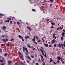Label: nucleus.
Segmentation results:
<instances>
[{"mask_svg": "<svg viewBox=\"0 0 65 65\" xmlns=\"http://www.w3.org/2000/svg\"><path fill=\"white\" fill-rule=\"evenodd\" d=\"M53 36H55L56 35V34H55V33H54V34H53Z\"/></svg>", "mask_w": 65, "mask_h": 65, "instance_id": "nucleus-51", "label": "nucleus"}, {"mask_svg": "<svg viewBox=\"0 0 65 65\" xmlns=\"http://www.w3.org/2000/svg\"><path fill=\"white\" fill-rule=\"evenodd\" d=\"M27 38H29V39H30V37H29V36H27Z\"/></svg>", "mask_w": 65, "mask_h": 65, "instance_id": "nucleus-54", "label": "nucleus"}, {"mask_svg": "<svg viewBox=\"0 0 65 65\" xmlns=\"http://www.w3.org/2000/svg\"><path fill=\"white\" fill-rule=\"evenodd\" d=\"M3 23V21L0 20V24H2Z\"/></svg>", "mask_w": 65, "mask_h": 65, "instance_id": "nucleus-10", "label": "nucleus"}, {"mask_svg": "<svg viewBox=\"0 0 65 65\" xmlns=\"http://www.w3.org/2000/svg\"><path fill=\"white\" fill-rule=\"evenodd\" d=\"M21 59H22V60H24V58H23V57H22V58H21Z\"/></svg>", "mask_w": 65, "mask_h": 65, "instance_id": "nucleus-60", "label": "nucleus"}, {"mask_svg": "<svg viewBox=\"0 0 65 65\" xmlns=\"http://www.w3.org/2000/svg\"><path fill=\"white\" fill-rule=\"evenodd\" d=\"M65 34V33H63L62 34V36H64Z\"/></svg>", "mask_w": 65, "mask_h": 65, "instance_id": "nucleus-19", "label": "nucleus"}, {"mask_svg": "<svg viewBox=\"0 0 65 65\" xmlns=\"http://www.w3.org/2000/svg\"><path fill=\"white\" fill-rule=\"evenodd\" d=\"M32 10L33 11H35V9H32Z\"/></svg>", "mask_w": 65, "mask_h": 65, "instance_id": "nucleus-35", "label": "nucleus"}, {"mask_svg": "<svg viewBox=\"0 0 65 65\" xmlns=\"http://www.w3.org/2000/svg\"><path fill=\"white\" fill-rule=\"evenodd\" d=\"M13 38H12L10 40V41H12V40H13Z\"/></svg>", "mask_w": 65, "mask_h": 65, "instance_id": "nucleus-52", "label": "nucleus"}, {"mask_svg": "<svg viewBox=\"0 0 65 65\" xmlns=\"http://www.w3.org/2000/svg\"><path fill=\"white\" fill-rule=\"evenodd\" d=\"M40 50L41 52L42 53V54L43 56H44V52H43V50H42L41 49H40Z\"/></svg>", "mask_w": 65, "mask_h": 65, "instance_id": "nucleus-4", "label": "nucleus"}, {"mask_svg": "<svg viewBox=\"0 0 65 65\" xmlns=\"http://www.w3.org/2000/svg\"><path fill=\"white\" fill-rule=\"evenodd\" d=\"M19 56L20 58V59L22 57V56H21V55H19Z\"/></svg>", "mask_w": 65, "mask_h": 65, "instance_id": "nucleus-34", "label": "nucleus"}, {"mask_svg": "<svg viewBox=\"0 0 65 65\" xmlns=\"http://www.w3.org/2000/svg\"><path fill=\"white\" fill-rule=\"evenodd\" d=\"M3 62V60H0V62Z\"/></svg>", "mask_w": 65, "mask_h": 65, "instance_id": "nucleus-36", "label": "nucleus"}, {"mask_svg": "<svg viewBox=\"0 0 65 65\" xmlns=\"http://www.w3.org/2000/svg\"><path fill=\"white\" fill-rule=\"evenodd\" d=\"M18 54L20 55H21V53L20 52H19Z\"/></svg>", "mask_w": 65, "mask_h": 65, "instance_id": "nucleus-28", "label": "nucleus"}, {"mask_svg": "<svg viewBox=\"0 0 65 65\" xmlns=\"http://www.w3.org/2000/svg\"><path fill=\"white\" fill-rule=\"evenodd\" d=\"M50 60H50V62L51 63V62H52V61H53V59H52V58H51Z\"/></svg>", "mask_w": 65, "mask_h": 65, "instance_id": "nucleus-15", "label": "nucleus"}, {"mask_svg": "<svg viewBox=\"0 0 65 65\" xmlns=\"http://www.w3.org/2000/svg\"><path fill=\"white\" fill-rule=\"evenodd\" d=\"M2 29H3V30H6V28L5 26H4L3 27Z\"/></svg>", "mask_w": 65, "mask_h": 65, "instance_id": "nucleus-7", "label": "nucleus"}, {"mask_svg": "<svg viewBox=\"0 0 65 65\" xmlns=\"http://www.w3.org/2000/svg\"><path fill=\"white\" fill-rule=\"evenodd\" d=\"M27 58L29 60H31V58H30V57H27Z\"/></svg>", "mask_w": 65, "mask_h": 65, "instance_id": "nucleus-21", "label": "nucleus"}, {"mask_svg": "<svg viewBox=\"0 0 65 65\" xmlns=\"http://www.w3.org/2000/svg\"><path fill=\"white\" fill-rule=\"evenodd\" d=\"M18 37H19V38L21 39H22V38H23V37L21 36L20 35H19L18 36Z\"/></svg>", "mask_w": 65, "mask_h": 65, "instance_id": "nucleus-6", "label": "nucleus"}, {"mask_svg": "<svg viewBox=\"0 0 65 65\" xmlns=\"http://www.w3.org/2000/svg\"><path fill=\"white\" fill-rule=\"evenodd\" d=\"M10 24H12V21H10Z\"/></svg>", "mask_w": 65, "mask_h": 65, "instance_id": "nucleus-40", "label": "nucleus"}, {"mask_svg": "<svg viewBox=\"0 0 65 65\" xmlns=\"http://www.w3.org/2000/svg\"><path fill=\"white\" fill-rule=\"evenodd\" d=\"M42 40H43V41L44 42H45V41L44 40L43 38H42Z\"/></svg>", "mask_w": 65, "mask_h": 65, "instance_id": "nucleus-25", "label": "nucleus"}, {"mask_svg": "<svg viewBox=\"0 0 65 65\" xmlns=\"http://www.w3.org/2000/svg\"><path fill=\"white\" fill-rule=\"evenodd\" d=\"M54 1V0H50V2H53Z\"/></svg>", "mask_w": 65, "mask_h": 65, "instance_id": "nucleus-43", "label": "nucleus"}, {"mask_svg": "<svg viewBox=\"0 0 65 65\" xmlns=\"http://www.w3.org/2000/svg\"><path fill=\"white\" fill-rule=\"evenodd\" d=\"M51 28H52L53 29H54V27H53V26H51Z\"/></svg>", "mask_w": 65, "mask_h": 65, "instance_id": "nucleus-50", "label": "nucleus"}, {"mask_svg": "<svg viewBox=\"0 0 65 65\" xmlns=\"http://www.w3.org/2000/svg\"><path fill=\"white\" fill-rule=\"evenodd\" d=\"M36 65H38V63H36Z\"/></svg>", "mask_w": 65, "mask_h": 65, "instance_id": "nucleus-64", "label": "nucleus"}, {"mask_svg": "<svg viewBox=\"0 0 65 65\" xmlns=\"http://www.w3.org/2000/svg\"><path fill=\"white\" fill-rule=\"evenodd\" d=\"M54 47H56V46H57V45L56 44H55L54 45Z\"/></svg>", "mask_w": 65, "mask_h": 65, "instance_id": "nucleus-41", "label": "nucleus"}, {"mask_svg": "<svg viewBox=\"0 0 65 65\" xmlns=\"http://www.w3.org/2000/svg\"><path fill=\"white\" fill-rule=\"evenodd\" d=\"M20 63L21 65H25V64H24V63H23L22 62H20Z\"/></svg>", "mask_w": 65, "mask_h": 65, "instance_id": "nucleus-13", "label": "nucleus"}, {"mask_svg": "<svg viewBox=\"0 0 65 65\" xmlns=\"http://www.w3.org/2000/svg\"><path fill=\"white\" fill-rule=\"evenodd\" d=\"M36 39H38V37L37 36H36Z\"/></svg>", "mask_w": 65, "mask_h": 65, "instance_id": "nucleus-31", "label": "nucleus"}, {"mask_svg": "<svg viewBox=\"0 0 65 65\" xmlns=\"http://www.w3.org/2000/svg\"><path fill=\"white\" fill-rule=\"evenodd\" d=\"M59 29H60V28L58 27V28H57V30H58Z\"/></svg>", "mask_w": 65, "mask_h": 65, "instance_id": "nucleus-44", "label": "nucleus"}, {"mask_svg": "<svg viewBox=\"0 0 65 65\" xmlns=\"http://www.w3.org/2000/svg\"><path fill=\"white\" fill-rule=\"evenodd\" d=\"M32 41L35 43L36 44H37V42H35V41L36 40L35 39V36H34L33 39H32Z\"/></svg>", "mask_w": 65, "mask_h": 65, "instance_id": "nucleus-2", "label": "nucleus"}, {"mask_svg": "<svg viewBox=\"0 0 65 65\" xmlns=\"http://www.w3.org/2000/svg\"><path fill=\"white\" fill-rule=\"evenodd\" d=\"M58 60H61V58H60V56H58Z\"/></svg>", "mask_w": 65, "mask_h": 65, "instance_id": "nucleus-20", "label": "nucleus"}, {"mask_svg": "<svg viewBox=\"0 0 65 65\" xmlns=\"http://www.w3.org/2000/svg\"><path fill=\"white\" fill-rule=\"evenodd\" d=\"M2 40L3 42H6V41L5 40V39H3Z\"/></svg>", "mask_w": 65, "mask_h": 65, "instance_id": "nucleus-14", "label": "nucleus"}, {"mask_svg": "<svg viewBox=\"0 0 65 65\" xmlns=\"http://www.w3.org/2000/svg\"><path fill=\"white\" fill-rule=\"evenodd\" d=\"M60 59L61 61H64V59H63V58H60Z\"/></svg>", "mask_w": 65, "mask_h": 65, "instance_id": "nucleus-22", "label": "nucleus"}, {"mask_svg": "<svg viewBox=\"0 0 65 65\" xmlns=\"http://www.w3.org/2000/svg\"><path fill=\"white\" fill-rule=\"evenodd\" d=\"M5 39L6 42V41H8V39H7V38H5Z\"/></svg>", "mask_w": 65, "mask_h": 65, "instance_id": "nucleus-26", "label": "nucleus"}, {"mask_svg": "<svg viewBox=\"0 0 65 65\" xmlns=\"http://www.w3.org/2000/svg\"><path fill=\"white\" fill-rule=\"evenodd\" d=\"M25 50L27 53H29V52H28V50H27V48H25Z\"/></svg>", "mask_w": 65, "mask_h": 65, "instance_id": "nucleus-8", "label": "nucleus"}, {"mask_svg": "<svg viewBox=\"0 0 65 65\" xmlns=\"http://www.w3.org/2000/svg\"><path fill=\"white\" fill-rule=\"evenodd\" d=\"M53 63H54V64H55V65H56V63H55L54 61H53Z\"/></svg>", "mask_w": 65, "mask_h": 65, "instance_id": "nucleus-55", "label": "nucleus"}, {"mask_svg": "<svg viewBox=\"0 0 65 65\" xmlns=\"http://www.w3.org/2000/svg\"><path fill=\"white\" fill-rule=\"evenodd\" d=\"M57 62L58 63H59V62H60V61L59 60H57Z\"/></svg>", "mask_w": 65, "mask_h": 65, "instance_id": "nucleus-48", "label": "nucleus"}, {"mask_svg": "<svg viewBox=\"0 0 65 65\" xmlns=\"http://www.w3.org/2000/svg\"><path fill=\"white\" fill-rule=\"evenodd\" d=\"M52 46V45H49V47H51Z\"/></svg>", "mask_w": 65, "mask_h": 65, "instance_id": "nucleus-59", "label": "nucleus"}, {"mask_svg": "<svg viewBox=\"0 0 65 65\" xmlns=\"http://www.w3.org/2000/svg\"><path fill=\"white\" fill-rule=\"evenodd\" d=\"M64 39V38L63 37H61V40H63Z\"/></svg>", "mask_w": 65, "mask_h": 65, "instance_id": "nucleus-18", "label": "nucleus"}, {"mask_svg": "<svg viewBox=\"0 0 65 65\" xmlns=\"http://www.w3.org/2000/svg\"><path fill=\"white\" fill-rule=\"evenodd\" d=\"M17 31H18L17 30H15V32H17Z\"/></svg>", "mask_w": 65, "mask_h": 65, "instance_id": "nucleus-47", "label": "nucleus"}, {"mask_svg": "<svg viewBox=\"0 0 65 65\" xmlns=\"http://www.w3.org/2000/svg\"><path fill=\"white\" fill-rule=\"evenodd\" d=\"M18 65V62H17L16 63H15V65Z\"/></svg>", "mask_w": 65, "mask_h": 65, "instance_id": "nucleus-39", "label": "nucleus"}, {"mask_svg": "<svg viewBox=\"0 0 65 65\" xmlns=\"http://www.w3.org/2000/svg\"><path fill=\"white\" fill-rule=\"evenodd\" d=\"M37 48L38 50V51H39V52H40V51H39V49H38V47H37Z\"/></svg>", "mask_w": 65, "mask_h": 65, "instance_id": "nucleus-53", "label": "nucleus"}, {"mask_svg": "<svg viewBox=\"0 0 65 65\" xmlns=\"http://www.w3.org/2000/svg\"><path fill=\"white\" fill-rule=\"evenodd\" d=\"M61 46L62 48L63 49H64V47L63 46V44L61 43Z\"/></svg>", "mask_w": 65, "mask_h": 65, "instance_id": "nucleus-12", "label": "nucleus"}, {"mask_svg": "<svg viewBox=\"0 0 65 65\" xmlns=\"http://www.w3.org/2000/svg\"><path fill=\"white\" fill-rule=\"evenodd\" d=\"M27 28H28V29H29V30L30 31H31V30H31V28H30V27H28V26H27Z\"/></svg>", "mask_w": 65, "mask_h": 65, "instance_id": "nucleus-5", "label": "nucleus"}, {"mask_svg": "<svg viewBox=\"0 0 65 65\" xmlns=\"http://www.w3.org/2000/svg\"><path fill=\"white\" fill-rule=\"evenodd\" d=\"M41 48H42V49L44 51V52H45V51L44 50V49H43V48H42V47H41Z\"/></svg>", "mask_w": 65, "mask_h": 65, "instance_id": "nucleus-56", "label": "nucleus"}, {"mask_svg": "<svg viewBox=\"0 0 65 65\" xmlns=\"http://www.w3.org/2000/svg\"><path fill=\"white\" fill-rule=\"evenodd\" d=\"M58 46H59V47H61V44H60V43H59L58 44Z\"/></svg>", "mask_w": 65, "mask_h": 65, "instance_id": "nucleus-23", "label": "nucleus"}, {"mask_svg": "<svg viewBox=\"0 0 65 65\" xmlns=\"http://www.w3.org/2000/svg\"><path fill=\"white\" fill-rule=\"evenodd\" d=\"M10 46V45H9V44L8 43L7 44V46H8V47H9V46Z\"/></svg>", "mask_w": 65, "mask_h": 65, "instance_id": "nucleus-27", "label": "nucleus"}, {"mask_svg": "<svg viewBox=\"0 0 65 65\" xmlns=\"http://www.w3.org/2000/svg\"><path fill=\"white\" fill-rule=\"evenodd\" d=\"M41 57L42 60V61L43 62V65H45V62L44 63V59L43 58V56H42V55H41Z\"/></svg>", "mask_w": 65, "mask_h": 65, "instance_id": "nucleus-1", "label": "nucleus"}, {"mask_svg": "<svg viewBox=\"0 0 65 65\" xmlns=\"http://www.w3.org/2000/svg\"><path fill=\"white\" fill-rule=\"evenodd\" d=\"M7 56V53H5L4 55V56Z\"/></svg>", "mask_w": 65, "mask_h": 65, "instance_id": "nucleus-24", "label": "nucleus"}, {"mask_svg": "<svg viewBox=\"0 0 65 65\" xmlns=\"http://www.w3.org/2000/svg\"><path fill=\"white\" fill-rule=\"evenodd\" d=\"M21 39L23 41H24V39H23V38H22Z\"/></svg>", "mask_w": 65, "mask_h": 65, "instance_id": "nucleus-37", "label": "nucleus"}, {"mask_svg": "<svg viewBox=\"0 0 65 65\" xmlns=\"http://www.w3.org/2000/svg\"><path fill=\"white\" fill-rule=\"evenodd\" d=\"M31 57L32 58H34V56H33L32 55H31Z\"/></svg>", "mask_w": 65, "mask_h": 65, "instance_id": "nucleus-42", "label": "nucleus"}, {"mask_svg": "<svg viewBox=\"0 0 65 65\" xmlns=\"http://www.w3.org/2000/svg\"><path fill=\"white\" fill-rule=\"evenodd\" d=\"M11 18H7V20H11Z\"/></svg>", "mask_w": 65, "mask_h": 65, "instance_id": "nucleus-57", "label": "nucleus"}, {"mask_svg": "<svg viewBox=\"0 0 65 65\" xmlns=\"http://www.w3.org/2000/svg\"><path fill=\"white\" fill-rule=\"evenodd\" d=\"M3 45H4V44H2L1 45V46H3Z\"/></svg>", "mask_w": 65, "mask_h": 65, "instance_id": "nucleus-63", "label": "nucleus"}, {"mask_svg": "<svg viewBox=\"0 0 65 65\" xmlns=\"http://www.w3.org/2000/svg\"><path fill=\"white\" fill-rule=\"evenodd\" d=\"M63 32H65V30L64 29H63Z\"/></svg>", "mask_w": 65, "mask_h": 65, "instance_id": "nucleus-62", "label": "nucleus"}, {"mask_svg": "<svg viewBox=\"0 0 65 65\" xmlns=\"http://www.w3.org/2000/svg\"><path fill=\"white\" fill-rule=\"evenodd\" d=\"M23 47V52H25V47L24 46Z\"/></svg>", "mask_w": 65, "mask_h": 65, "instance_id": "nucleus-16", "label": "nucleus"}, {"mask_svg": "<svg viewBox=\"0 0 65 65\" xmlns=\"http://www.w3.org/2000/svg\"><path fill=\"white\" fill-rule=\"evenodd\" d=\"M51 24L52 25V26H53L54 24H55V23H53V22H52Z\"/></svg>", "mask_w": 65, "mask_h": 65, "instance_id": "nucleus-30", "label": "nucleus"}, {"mask_svg": "<svg viewBox=\"0 0 65 65\" xmlns=\"http://www.w3.org/2000/svg\"><path fill=\"white\" fill-rule=\"evenodd\" d=\"M44 56L45 57H47V56H46V53H45Z\"/></svg>", "mask_w": 65, "mask_h": 65, "instance_id": "nucleus-33", "label": "nucleus"}, {"mask_svg": "<svg viewBox=\"0 0 65 65\" xmlns=\"http://www.w3.org/2000/svg\"><path fill=\"white\" fill-rule=\"evenodd\" d=\"M31 47L32 48L33 50H34V48H33V46H31Z\"/></svg>", "mask_w": 65, "mask_h": 65, "instance_id": "nucleus-58", "label": "nucleus"}, {"mask_svg": "<svg viewBox=\"0 0 65 65\" xmlns=\"http://www.w3.org/2000/svg\"><path fill=\"white\" fill-rule=\"evenodd\" d=\"M10 21V20H8L7 22V23H9V22Z\"/></svg>", "mask_w": 65, "mask_h": 65, "instance_id": "nucleus-49", "label": "nucleus"}, {"mask_svg": "<svg viewBox=\"0 0 65 65\" xmlns=\"http://www.w3.org/2000/svg\"><path fill=\"white\" fill-rule=\"evenodd\" d=\"M1 65H4V63H3L1 64Z\"/></svg>", "mask_w": 65, "mask_h": 65, "instance_id": "nucleus-61", "label": "nucleus"}, {"mask_svg": "<svg viewBox=\"0 0 65 65\" xmlns=\"http://www.w3.org/2000/svg\"><path fill=\"white\" fill-rule=\"evenodd\" d=\"M25 39H26V40H27V36H25Z\"/></svg>", "mask_w": 65, "mask_h": 65, "instance_id": "nucleus-45", "label": "nucleus"}, {"mask_svg": "<svg viewBox=\"0 0 65 65\" xmlns=\"http://www.w3.org/2000/svg\"><path fill=\"white\" fill-rule=\"evenodd\" d=\"M3 16V14H0V16Z\"/></svg>", "mask_w": 65, "mask_h": 65, "instance_id": "nucleus-46", "label": "nucleus"}, {"mask_svg": "<svg viewBox=\"0 0 65 65\" xmlns=\"http://www.w3.org/2000/svg\"><path fill=\"white\" fill-rule=\"evenodd\" d=\"M27 45L28 47H29V48H31V47H30V45H29V44H27Z\"/></svg>", "mask_w": 65, "mask_h": 65, "instance_id": "nucleus-17", "label": "nucleus"}, {"mask_svg": "<svg viewBox=\"0 0 65 65\" xmlns=\"http://www.w3.org/2000/svg\"><path fill=\"white\" fill-rule=\"evenodd\" d=\"M55 43V40L53 39L52 41L51 44H52V43Z\"/></svg>", "mask_w": 65, "mask_h": 65, "instance_id": "nucleus-3", "label": "nucleus"}, {"mask_svg": "<svg viewBox=\"0 0 65 65\" xmlns=\"http://www.w3.org/2000/svg\"><path fill=\"white\" fill-rule=\"evenodd\" d=\"M17 24L18 25H20V23L19 22H17Z\"/></svg>", "mask_w": 65, "mask_h": 65, "instance_id": "nucleus-29", "label": "nucleus"}, {"mask_svg": "<svg viewBox=\"0 0 65 65\" xmlns=\"http://www.w3.org/2000/svg\"><path fill=\"white\" fill-rule=\"evenodd\" d=\"M2 52V49L0 48V53H1Z\"/></svg>", "mask_w": 65, "mask_h": 65, "instance_id": "nucleus-38", "label": "nucleus"}, {"mask_svg": "<svg viewBox=\"0 0 65 65\" xmlns=\"http://www.w3.org/2000/svg\"><path fill=\"white\" fill-rule=\"evenodd\" d=\"M1 37H2L3 38H4V35H3L1 36Z\"/></svg>", "mask_w": 65, "mask_h": 65, "instance_id": "nucleus-32", "label": "nucleus"}, {"mask_svg": "<svg viewBox=\"0 0 65 65\" xmlns=\"http://www.w3.org/2000/svg\"><path fill=\"white\" fill-rule=\"evenodd\" d=\"M44 45L45 46H46V47H48V44H44Z\"/></svg>", "mask_w": 65, "mask_h": 65, "instance_id": "nucleus-11", "label": "nucleus"}, {"mask_svg": "<svg viewBox=\"0 0 65 65\" xmlns=\"http://www.w3.org/2000/svg\"><path fill=\"white\" fill-rule=\"evenodd\" d=\"M8 64H10V63H12V62L10 60H9L8 61Z\"/></svg>", "mask_w": 65, "mask_h": 65, "instance_id": "nucleus-9", "label": "nucleus"}]
</instances>
